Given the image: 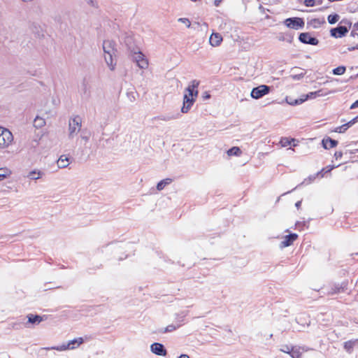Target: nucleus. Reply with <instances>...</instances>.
Returning <instances> with one entry per match:
<instances>
[{"instance_id":"obj_28","label":"nucleus","mask_w":358,"mask_h":358,"mask_svg":"<svg viewBox=\"0 0 358 358\" xmlns=\"http://www.w3.org/2000/svg\"><path fill=\"white\" fill-rule=\"evenodd\" d=\"M303 3L306 6L312 7L322 3V0H304Z\"/></svg>"},{"instance_id":"obj_53","label":"nucleus","mask_w":358,"mask_h":358,"mask_svg":"<svg viewBox=\"0 0 358 358\" xmlns=\"http://www.w3.org/2000/svg\"><path fill=\"white\" fill-rule=\"evenodd\" d=\"M356 27H357V29H358V22L356 23Z\"/></svg>"},{"instance_id":"obj_45","label":"nucleus","mask_w":358,"mask_h":358,"mask_svg":"<svg viewBox=\"0 0 358 358\" xmlns=\"http://www.w3.org/2000/svg\"><path fill=\"white\" fill-rule=\"evenodd\" d=\"M335 166H328L327 167L326 169H323L322 171H325L326 172H329L331 171L333 169H334Z\"/></svg>"},{"instance_id":"obj_9","label":"nucleus","mask_w":358,"mask_h":358,"mask_svg":"<svg viewBox=\"0 0 358 358\" xmlns=\"http://www.w3.org/2000/svg\"><path fill=\"white\" fill-rule=\"evenodd\" d=\"M184 320H185V315H177L176 324H172L168 325L165 328V329L163 332L168 333V332H172V331L176 330L177 329H178L179 327H180L182 325Z\"/></svg>"},{"instance_id":"obj_36","label":"nucleus","mask_w":358,"mask_h":358,"mask_svg":"<svg viewBox=\"0 0 358 358\" xmlns=\"http://www.w3.org/2000/svg\"><path fill=\"white\" fill-rule=\"evenodd\" d=\"M315 176H310L308 178H306L299 185L310 184L315 179Z\"/></svg>"},{"instance_id":"obj_16","label":"nucleus","mask_w":358,"mask_h":358,"mask_svg":"<svg viewBox=\"0 0 358 358\" xmlns=\"http://www.w3.org/2000/svg\"><path fill=\"white\" fill-rule=\"evenodd\" d=\"M194 101V98H187V96H184L183 106L181 108L182 113H187L190 110Z\"/></svg>"},{"instance_id":"obj_44","label":"nucleus","mask_w":358,"mask_h":358,"mask_svg":"<svg viewBox=\"0 0 358 358\" xmlns=\"http://www.w3.org/2000/svg\"><path fill=\"white\" fill-rule=\"evenodd\" d=\"M348 51H353L355 50H358V44H357L355 46L349 47L348 48Z\"/></svg>"},{"instance_id":"obj_39","label":"nucleus","mask_w":358,"mask_h":358,"mask_svg":"<svg viewBox=\"0 0 358 358\" xmlns=\"http://www.w3.org/2000/svg\"><path fill=\"white\" fill-rule=\"evenodd\" d=\"M294 100L295 99H293L292 98H289V97H286V102L289 104V105H292V106H294V105H299V103H293L292 102H294Z\"/></svg>"},{"instance_id":"obj_13","label":"nucleus","mask_w":358,"mask_h":358,"mask_svg":"<svg viewBox=\"0 0 358 358\" xmlns=\"http://www.w3.org/2000/svg\"><path fill=\"white\" fill-rule=\"evenodd\" d=\"M298 236L296 234H291L284 237L282 241L280 244V248H284L292 245L293 242L296 240Z\"/></svg>"},{"instance_id":"obj_27","label":"nucleus","mask_w":358,"mask_h":358,"mask_svg":"<svg viewBox=\"0 0 358 358\" xmlns=\"http://www.w3.org/2000/svg\"><path fill=\"white\" fill-rule=\"evenodd\" d=\"M357 343H358V340L346 341L344 343V348L348 352H350L352 350V349L354 348V346L355 345V344H357Z\"/></svg>"},{"instance_id":"obj_5","label":"nucleus","mask_w":358,"mask_h":358,"mask_svg":"<svg viewBox=\"0 0 358 358\" xmlns=\"http://www.w3.org/2000/svg\"><path fill=\"white\" fill-rule=\"evenodd\" d=\"M284 24L287 27L295 30L303 29L305 24L303 20L300 17L287 18L285 20Z\"/></svg>"},{"instance_id":"obj_23","label":"nucleus","mask_w":358,"mask_h":358,"mask_svg":"<svg viewBox=\"0 0 358 358\" xmlns=\"http://www.w3.org/2000/svg\"><path fill=\"white\" fill-rule=\"evenodd\" d=\"M352 126V124H351V122L349 121L348 122L335 128L334 131L337 133H344L349 127Z\"/></svg>"},{"instance_id":"obj_10","label":"nucleus","mask_w":358,"mask_h":358,"mask_svg":"<svg viewBox=\"0 0 358 358\" xmlns=\"http://www.w3.org/2000/svg\"><path fill=\"white\" fill-rule=\"evenodd\" d=\"M330 32L331 36L335 38H341L348 32V29L345 26H338L336 28L331 29Z\"/></svg>"},{"instance_id":"obj_14","label":"nucleus","mask_w":358,"mask_h":358,"mask_svg":"<svg viewBox=\"0 0 358 358\" xmlns=\"http://www.w3.org/2000/svg\"><path fill=\"white\" fill-rule=\"evenodd\" d=\"M320 92H321V90L309 92L308 94L304 95V99H296V100H294V102H292V103H302L308 99H313L316 98L317 96H321L322 94Z\"/></svg>"},{"instance_id":"obj_52","label":"nucleus","mask_w":358,"mask_h":358,"mask_svg":"<svg viewBox=\"0 0 358 358\" xmlns=\"http://www.w3.org/2000/svg\"><path fill=\"white\" fill-rule=\"evenodd\" d=\"M304 95H305V94L301 95L300 99H304Z\"/></svg>"},{"instance_id":"obj_42","label":"nucleus","mask_w":358,"mask_h":358,"mask_svg":"<svg viewBox=\"0 0 358 358\" xmlns=\"http://www.w3.org/2000/svg\"><path fill=\"white\" fill-rule=\"evenodd\" d=\"M210 94H209L208 92H205L203 93V98L204 99H210Z\"/></svg>"},{"instance_id":"obj_30","label":"nucleus","mask_w":358,"mask_h":358,"mask_svg":"<svg viewBox=\"0 0 358 358\" xmlns=\"http://www.w3.org/2000/svg\"><path fill=\"white\" fill-rule=\"evenodd\" d=\"M345 70L346 69L344 66H340L333 70V73L334 75L341 76L345 73Z\"/></svg>"},{"instance_id":"obj_51","label":"nucleus","mask_w":358,"mask_h":358,"mask_svg":"<svg viewBox=\"0 0 358 358\" xmlns=\"http://www.w3.org/2000/svg\"><path fill=\"white\" fill-rule=\"evenodd\" d=\"M162 120H170V118H169V117H167V118H166V117H164V118H163Z\"/></svg>"},{"instance_id":"obj_15","label":"nucleus","mask_w":358,"mask_h":358,"mask_svg":"<svg viewBox=\"0 0 358 358\" xmlns=\"http://www.w3.org/2000/svg\"><path fill=\"white\" fill-rule=\"evenodd\" d=\"M348 283L346 282H343L341 284H335L331 288V290L329 291V294H334L341 292H343L347 288Z\"/></svg>"},{"instance_id":"obj_54","label":"nucleus","mask_w":358,"mask_h":358,"mask_svg":"<svg viewBox=\"0 0 358 358\" xmlns=\"http://www.w3.org/2000/svg\"><path fill=\"white\" fill-rule=\"evenodd\" d=\"M1 129V127H0V129Z\"/></svg>"},{"instance_id":"obj_8","label":"nucleus","mask_w":358,"mask_h":358,"mask_svg":"<svg viewBox=\"0 0 358 358\" xmlns=\"http://www.w3.org/2000/svg\"><path fill=\"white\" fill-rule=\"evenodd\" d=\"M299 40L303 43L313 45H316L319 43V41L316 38L311 36V35L307 32L300 34Z\"/></svg>"},{"instance_id":"obj_37","label":"nucleus","mask_w":358,"mask_h":358,"mask_svg":"<svg viewBox=\"0 0 358 358\" xmlns=\"http://www.w3.org/2000/svg\"><path fill=\"white\" fill-rule=\"evenodd\" d=\"M178 21L185 24L187 27L191 26V22L187 18H179Z\"/></svg>"},{"instance_id":"obj_19","label":"nucleus","mask_w":358,"mask_h":358,"mask_svg":"<svg viewBox=\"0 0 358 358\" xmlns=\"http://www.w3.org/2000/svg\"><path fill=\"white\" fill-rule=\"evenodd\" d=\"M306 351L304 347L294 346L289 353L292 358H300L302 352Z\"/></svg>"},{"instance_id":"obj_32","label":"nucleus","mask_w":358,"mask_h":358,"mask_svg":"<svg viewBox=\"0 0 358 358\" xmlns=\"http://www.w3.org/2000/svg\"><path fill=\"white\" fill-rule=\"evenodd\" d=\"M327 20H328V22H329V24H335L336 22L338 21L339 15H337V14L329 15L328 16Z\"/></svg>"},{"instance_id":"obj_41","label":"nucleus","mask_w":358,"mask_h":358,"mask_svg":"<svg viewBox=\"0 0 358 358\" xmlns=\"http://www.w3.org/2000/svg\"><path fill=\"white\" fill-rule=\"evenodd\" d=\"M342 156H343L342 152H336L334 154V157L336 159L342 157Z\"/></svg>"},{"instance_id":"obj_11","label":"nucleus","mask_w":358,"mask_h":358,"mask_svg":"<svg viewBox=\"0 0 358 358\" xmlns=\"http://www.w3.org/2000/svg\"><path fill=\"white\" fill-rule=\"evenodd\" d=\"M151 352L159 356H165L166 355V350L164 346L159 343H154L150 346Z\"/></svg>"},{"instance_id":"obj_17","label":"nucleus","mask_w":358,"mask_h":358,"mask_svg":"<svg viewBox=\"0 0 358 358\" xmlns=\"http://www.w3.org/2000/svg\"><path fill=\"white\" fill-rule=\"evenodd\" d=\"M222 41V37L218 33H213L209 38L210 44L213 47L220 45Z\"/></svg>"},{"instance_id":"obj_47","label":"nucleus","mask_w":358,"mask_h":358,"mask_svg":"<svg viewBox=\"0 0 358 358\" xmlns=\"http://www.w3.org/2000/svg\"><path fill=\"white\" fill-rule=\"evenodd\" d=\"M222 0H215L214 1V5L215 6H219Z\"/></svg>"},{"instance_id":"obj_33","label":"nucleus","mask_w":358,"mask_h":358,"mask_svg":"<svg viewBox=\"0 0 358 358\" xmlns=\"http://www.w3.org/2000/svg\"><path fill=\"white\" fill-rule=\"evenodd\" d=\"M294 347V346H293V345H283L280 348V350L281 352H285V353H287V354L289 355V353L291 352V351L292 350Z\"/></svg>"},{"instance_id":"obj_4","label":"nucleus","mask_w":358,"mask_h":358,"mask_svg":"<svg viewBox=\"0 0 358 358\" xmlns=\"http://www.w3.org/2000/svg\"><path fill=\"white\" fill-rule=\"evenodd\" d=\"M13 140L12 133L8 129L1 127L0 129V148H7Z\"/></svg>"},{"instance_id":"obj_38","label":"nucleus","mask_w":358,"mask_h":358,"mask_svg":"<svg viewBox=\"0 0 358 358\" xmlns=\"http://www.w3.org/2000/svg\"><path fill=\"white\" fill-rule=\"evenodd\" d=\"M351 36L353 37L358 36V29L356 27V24H354L353 29L351 31Z\"/></svg>"},{"instance_id":"obj_22","label":"nucleus","mask_w":358,"mask_h":358,"mask_svg":"<svg viewBox=\"0 0 358 358\" xmlns=\"http://www.w3.org/2000/svg\"><path fill=\"white\" fill-rule=\"evenodd\" d=\"M43 175V173L41 171L34 170L31 172H29L28 175V178H29L31 180H38L40 178L42 177Z\"/></svg>"},{"instance_id":"obj_1","label":"nucleus","mask_w":358,"mask_h":358,"mask_svg":"<svg viewBox=\"0 0 358 358\" xmlns=\"http://www.w3.org/2000/svg\"><path fill=\"white\" fill-rule=\"evenodd\" d=\"M115 43L110 40L104 41L103 43V50L104 52L105 62L111 71H114L116 62H114L113 57H116L117 50L115 48Z\"/></svg>"},{"instance_id":"obj_7","label":"nucleus","mask_w":358,"mask_h":358,"mask_svg":"<svg viewBox=\"0 0 358 358\" xmlns=\"http://www.w3.org/2000/svg\"><path fill=\"white\" fill-rule=\"evenodd\" d=\"M199 85V81L196 80H192L188 87L186 88L184 96H187V98H196L198 95V90L197 88Z\"/></svg>"},{"instance_id":"obj_12","label":"nucleus","mask_w":358,"mask_h":358,"mask_svg":"<svg viewBox=\"0 0 358 358\" xmlns=\"http://www.w3.org/2000/svg\"><path fill=\"white\" fill-rule=\"evenodd\" d=\"M72 161L71 157L69 155H62L57 162V164L59 169L67 168Z\"/></svg>"},{"instance_id":"obj_50","label":"nucleus","mask_w":358,"mask_h":358,"mask_svg":"<svg viewBox=\"0 0 358 358\" xmlns=\"http://www.w3.org/2000/svg\"><path fill=\"white\" fill-rule=\"evenodd\" d=\"M302 76H301V75L294 76V79H299V78H300L301 77H302Z\"/></svg>"},{"instance_id":"obj_2","label":"nucleus","mask_w":358,"mask_h":358,"mask_svg":"<svg viewBox=\"0 0 358 358\" xmlns=\"http://www.w3.org/2000/svg\"><path fill=\"white\" fill-rule=\"evenodd\" d=\"M131 40V38L128 37L125 43L129 49H131V52L133 54V60L136 63L139 68L142 69L148 68V60L145 58L143 54L137 50L131 49V46L130 45Z\"/></svg>"},{"instance_id":"obj_29","label":"nucleus","mask_w":358,"mask_h":358,"mask_svg":"<svg viewBox=\"0 0 358 358\" xmlns=\"http://www.w3.org/2000/svg\"><path fill=\"white\" fill-rule=\"evenodd\" d=\"M90 134L86 131H82L80 136V143L84 142L85 144L90 139Z\"/></svg>"},{"instance_id":"obj_48","label":"nucleus","mask_w":358,"mask_h":358,"mask_svg":"<svg viewBox=\"0 0 358 358\" xmlns=\"http://www.w3.org/2000/svg\"><path fill=\"white\" fill-rule=\"evenodd\" d=\"M178 358H189V357L187 355L182 354L178 357Z\"/></svg>"},{"instance_id":"obj_25","label":"nucleus","mask_w":358,"mask_h":358,"mask_svg":"<svg viewBox=\"0 0 358 358\" xmlns=\"http://www.w3.org/2000/svg\"><path fill=\"white\" fill-rule=\"evenodd\" d=\"M45 124V120L41 117L37 116L34 121V125L36 128H41Z\"/></svg>"},{"instance_id":"obj_40","label":"nucleus","mask_w":358,"mask_h":358,"mask_svg":"<svg viewBox=\"0 0 358 358\" xmlns=\"http://www.w3.org/2000/svg\"><path fill=\"white\" fill-rule=\"evenodd\" d=\"M87 4L93 6V7H96V3L95 2L94 0H85Z\"/></svg>"},{"instance_id":"obj_24","label":"nucleus","mask_w":358,"mask_h":358,"mask_svg":"<svg viewBox=\"0 0 358 358\" xmlns=\"http://www.w3.org/2000/svg\"><path fill=\"white\" fill-rule=\"evenodd\" d=\"M172 182V180L171 178H166L160 182H159L157 185V189L159 191L162 190L166 185H169Z\"/></svg>"},{"instance_id":"obj_55","label":"nucleus","mask_w":358,"mask_h":358,"mask_svg":"<svg viewBox=\"0 0 358 358\" xmlns=\"http://www.w3.org/2000/svg\"><path fill=\"white\" fill-rule=\"evenodd\" d=\"M357 152H358V149H357Z\"/></svg>"},{"instance_id":"obj_18","label":"nucleus","mask_w":358,"mask_h":358,"mask_svg":"<svg viewBox=\"0 0 358 358\" xmlns=\"http://www.w3.org/2000/svg\"><path fill=\"white\" fill-rule=\"evenodd\" d=\"M324 149H330L337 145L338 141L331 138H324L322 141Z\"/></svg>"},{"instance_id":"obj_34","label":"nucleus","mask_w":358,"mask_h":358,"mask_svg":"<svg viewBox=\"0 0 358 358\" xmlns=\"http://www.w3.org/2000/svg\"><path fill=\"white\" fill-rule=\"evenodd\" d=\"M292 141H294V139L289 140L287 138H282L280 143L282 147H286L289 145Z\"/></svg>"},{"instance_id":"obj_20","label":"nucleus","mask_w":358,"mask_h":358,"mask_svg":"<svg viewBox=\"0 0 358 358\" xmlns=\"http://www.w3.org/2000/svg\"><path fill=\"white\" fill-rule=\"evenodd\" d=\"M84 342V340L83 338L79 337L75 339H73L71 341H69L67 343V345L71 347L70 350H74L78 348L81 344H83Z\"/></svg>"},{"instance_id":"obj_31","label":"nucleus","mask_w":358,"mask_h":358,"mask_svg":"<svg viewBox=\"0 0 358 358\" xmlns=\"http://www.w3.org/2000/svg\"><path fill=\"white\" fill-rule=\"evenodd\" d=\"M70 348H71V347H69V345H68L67 343H64L61 345L52 347L50 349L56 350L57 351H65V350H70Z\"/></svg>"},{"instance_id":"obj_35","label":"nucleus","mask_w":358,"mask_h":358,"mask_svg":"<svg viewBox=\"0 0 358 358\" xmlns=\"http://www.w3.org/2000/svg\"><path fill=\"white\" fill-rule=\"evenodd\" d=\"M9 174H10V171L8 170L0 169V180L6 178L8 176H9Z\"/></svg>"},{"instance_id":"obj_6","label":"nucleus","mask_w":358,"mask_h":358,"mask_svg":"<svg viewBox=\"0 0 358 358\" xmlns=\"http://www.w3.org/2000/svg\"><path fill=\"white\" fill-rule=\"evenodd\" d=\"M270 92V87L262 85L257 87H254L251 91V96L255 99H259L264 95L268 94Z\"/></svg>"},{"instance_id":"obj_21","label":"nucleus","mask_w":358,"mask_h":358,"mask_svg":"<svg viewBox=\"0 0 358 358\" xmlns=\"http://www.w3.org/2000/svg\"><path fill=\"white\" fill-rule=\"evenodd\" d=\"M28 323L32 324H38L43 321V317L38 315L29 314L27 315Z\"/></svg>"},{"instance_id":"obj_26","label":"nucleus","mask_w":358,"mask_h":358,"mask_svg":"<svg viewBox=\"0 0 358 358\" xmlns=\"http://www.w3.org/2000/svg\"><path fill=\"white\" fill-rule=\"evenodd\" d=\"M241 154V150L238 147H233L227 150L229 156H239Z\"/></svg>"},{"instance_id":"obj_43","label":"nucleus","mask_w":358,"mask_h":358,"mask_svg":"<svg viewBox=\"0 0 358 358\" xmlns=\"http://www.w3.org/2000/svg\"><path fill=\"white\" fill-rule=\"evenodd\" d=\"M357 108H358V100H357V101H356L355 102H354V103L351 105V106H350V108H351V109Z\"/></svg>"},{"instance_id":"obj_49","label":"nucleus","mask_w":358,"mask_h":358,"mask_svg":"<svg viewBox=\"0 0 358 358\" xmlns=\"http://www.w3.org/2000/svg\"><path fill=\"white\" fill-rule=\"evenodd\" d=\"M301 204V201H299L296 203L295 206L297 208H299Z\"/></svg>"},{"instance_id":"obj_3","label":"nucleus","mask_w":358,"mask_h":358,"mask_svg":"<svg viewBox=\"0 0 358 358\" xmlns=\"http://www.w3.org/2000/svg\"><path fill=\"white\" fill-rule=\"evenodd\" d=\"M82 126L81 118L79 116H76L69 120V137L73 138L80 131Z\"/></svg>"},{"instance_id":"obj_46","label":"nucleus","mask_w":358,"mask_h":358,"mask_svg":"<svg viewBox=\"0 0 358 358\" xmlns=\"http://www.w3.org/2000/svg\"><path fill=\"white\" fill-rule=\"evenodd\" d=\"M351 122V124L353 125L354 124H355L356 122H358V115L356 116L355 118H353L352 120H350Z\"/></svg>"}]
</instances>
